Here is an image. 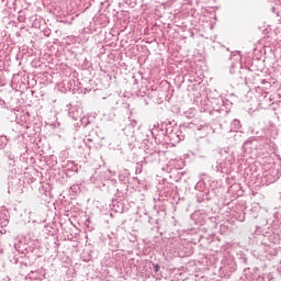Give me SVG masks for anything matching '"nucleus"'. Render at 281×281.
<instances>
[{
	"instance_id": "obj_1",
	"label": "nucleus",
	"mask_w": 281,
	"mask_h": 281,
	"mask_svg": "<svg viewBox=\"0 0 281 281\" xmlns=\"http://www.w3.org/2000/svg\"><path fill=\"white\" fill-rule=\"evenodd\" d=\"M155 272L157 273L159 271V265L154 266Z\"/></svg>"
}]
</instances>
